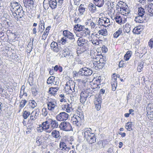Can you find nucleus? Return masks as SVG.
Instances as JSON below:
<instances>
[{"label":"nucleus","instance_id":"1","mask_svg":"<svg viewBox=\"0 0 153 153\" xmlns=\"http://www.w3.org/2000/svg\"><path fill=\"white\" fill-rule=\"evenodd\" d=\"M9 7L12 13V16L15 20L20 21L24 17V12L22 10L20 4L16 1L10 2Z\"/></svg>","mask_w":153,"mask_h":153},{"label":"nucleus","instance_id":"2","mask_svg":"<svg viewBox=\"0 0 153 153\" xmlns=\"http://www.w3.org/2000/svg\"><path fill=\"white\" fill-rule=\"evenodd\" d=\"M106 61L105 56L101 53L97 54L92 60L94 67L96 70L101 69L104 66Z\"/></svg>","mask_w":153,"mask_h":153},{"label":"nucleus","instance_id":"3","mask_svg":"<svg viewBox=\"0 0 153 153\" xmlns=\"http://www.w3.org/2000/svg\"><path fill=\"white\" fill-rule=\"evenodd\" d=\"M92 131L91 128H85L82 132V134H84V137L90 144L95 143L96 139V136Z\"/></svg>","mask_w":153,"mask_h":153},{"label":"nucleus","instance_id":"4","mask_svg":"<svg viewBox=\"0 0 153 153\" xmlns=\"http://www.w3.org/2000/svg\"><path fill=\"white\" fill-rule=\"evenodd\" d=\"M88 41L80 37L77 40V44L78 46L77 47V52L78 53H81L85 51L88 49Z\"/></svg>","mask_w":153,"mask_h":153},{"label":"nucleus","instance_id":"5","mask_svg":"<svg viewBox=\"0 0 153 153\" xmlns=\"http://www.w3.org/2000/svg\"><path fill=\"white\" fill-rule=\"evenodd\" d=\"M75 85L71 80H69L66 82L64 88V91L67 94L73 95L72 94L75 91Z\"/></svg>","mask_w":153,"mask_h":153},{"label":"nucleus","instance_id":"6","mask_svg":"<svg viewBox=\"0 0 153 153\" xmlns=\"http://www.w3.org/2000/svg\"><path fill=\"white\" fill-rule=\"evenodd\" d=\"M111 19L115 20L116 23L120 25L124 24L126 21V18L123 17L120 14H116L115 16L111 17Z\"/></svg>","mask_w":153,"mask_h":153},{"label":"nucleus","instance_id":"7","mask_svg":"<svg viewBox=\"0 0 153 153\" xmlns=\"http://www.w3.org/2000/svg\"><path fill=\"white\" fill-rule=\"evenodd\" d=\"M98 34H91L89 38V40L92 44L95 45H98L100 44V42L102 40L100 39L99 37L97 36Z\"/></svg>","mask_w":153,"mask_h":153},{"label":"nucleus","instance_id":"8","mask_svg":"<svg viewBox=\"0 0 153 153\" xmlns=\"http://www.w3.org/2000/svg\"><path fill=\"white\" fill-rule=\"evenodd\" d=\"M60 129L66 131H70L72 130V127L71 124L68 122H62L59 126Z\"/></svg>","mask_w":153,"mask_h":153},{"label":"nucleus","instance_id":"9","mask_svg":"<svg viewBox=\"0 0 153 153\" xmlns=\"http://www.w3.org/2000/svg\"><path fill=\"white\" fill-rule=\"evenodd\" d=\"M25 7L28 9H32L35 5V0H23Z\"/></svg>","mask_w":153,"mask_h":153},{"label":"nucleus","instance_id":"10","mask_svg":"<svg viewBox=\"0 0 153 153\" xmlns=\"http://www.w3.org/2000/svg\"><path fill=\"white\" fill-rule=\"evenodd\" d=\"M49 121V119H48L46 121L42 123L41 127H42V130L45 131L47 133H49L51 132V130H48L50 127V124Z\"/></svg>","mask_w":153,"mask_h":153},{"label":"nucleus","instance_id":"11","mask_svg":"<svg viewBox=\"0 0 153 153\" xmlns=\"http://www.w3.org/2000/svg\"><path fill=\"white\" fill-rule=\"evenodd\" d=\"M68 114L65 112L60 113L56 116V119L57 120L61 121L66 120L68 118Z\"/></svg>","mask_w":153,"mask_h":153},{"label":"nucleus","instance_id":"12","mask_svg":"<svg viewBox=\"0 0 153 153\" xmlns=\"http://www.w3.org/2000/svg\"><path fill=\"white\" fill-rule=\"evenodd\" d=\"M117 76L115 74H113L111 76V83L112 87V89L113 91H115L116 89L117 86Z\"/></svg>","mask_w":153,"mask_h":153},{"label":"nucleus","instance_id":"13","mask_svg":"<svg viewBox=\"0 0 153 153\" xmlns=\"http://www.w3.org/2000/svg\"><path fill=\"white\" fill-rule=\"evenodd\" d=\"M100 24L105 27L108 26L110 25V20L106 17H102L100 19Z\"/></svg>","mask_w":153,"mask_h":153},{"label":"nucleus","instance_id":"14","mask_svg":"<svg viewBox=\"0 0 153 153\" xmlns=\"http://www.w3.org/2000/svg\"><path fill=\"white\" fill-rule=\"evenodd\" d=\"M84 121V116L82 112L77 111V126L81 125Z\"/></svg>","mask_w":153,"mask_h":153},{"label":"nucleus","instance_id":"15","mask_svg":"<svg viewBox=\"0 0 153 153\" xmlns=\"http://www.w3.org/2000/svg\"><path fill=\"white\" fill-rule=\"evenodd\" d=\"M120 7V13L121 15L126 16L130 13L128 8L126 6L125 7L118 6Z\"/></svg>","mask_w":153,"mask_h":153},{"label":"nucleus","instance_id":"16","mask_svg":"<svg viewBox=\"0 0 153 153\" xmlns=\"http://www.w3.org/2000/svg\"><path fill=\"white\" fill-rule=\"evenodd\" d=\"M59 51L58 54L61 57H66L69 54L68 49L67 47L62 49L61 50Z\"/></svg>","mask_w":153,"mask_h":153},{"label":"nucleus","instance_id":"17","mask_svg":"<svg viewBox=\"0 0 153 153\" xmlns=\"http://www.w3.org/2000/svg\"><path fill=\"white\" fill-rule=\"evenodd\" d=\"M51 49L55 52L57 53L60 50V48L58 47L57 43L54 41L51 43Z\"/></svg>","mask_w":153,"mask_h":153},{"label":"nucleus","instance_id":"18","mask_svg":"<svg viewBox=\"0 0 153 153\" xmlns=\"http://www.w3.org/2000/svg\"><path fill=\"white\" fill-rule=\"evenodd\" d=\"M49 123H50V126L53 129L55 128H56L58 127L59 126V124L58 122L56 120L52 119L49 118Z\"/></svg>","mask_w":153,"mask_h":153},{"label":"nucleus","instance_id":"19","mask_svg":"<svg viewBox=\"0 0 153 153\" xmlns=\"http://www.w3.org/2000/svg\"><path fill=\"white\" fill-rule=\"evenodd\" d=\"M78 88L80 90H84L85 87L86 82L83 80H77Z\"/></svg>","mask_w":153,"mask_h":153},{"label":"nucleus","instance_id":"20","mask_svg":"<svg viewBox=\"0 0 153 153\" xmlns=\"http://www.w3.org/2000/svg\"><path fill=\"white\" fill-rule=\"evenodd\" d=\"M59 89V88L57 87H51L49 88L48 92L51 95L54 96L57 94Z\"/></svg>","mask_w":153,"mask_h":153},{"label":"nucleus","instance_id":"21","mask_svg":"<svg viewBox=\"0 0 153 153\" xmlns=\"http://www.w3.org/2000/svg\"><path fill=\"white\" fill-rule=\"evenodd\" d=\"M63 35L69 39H74V35L72 33L67 30L63 31Z\"/></svg>","mask_w":153,"mask_h":153},{"label":"nucleus","instance_id":"22","mask_svg":"<svg viewBox=\"0 0 153 153\" xmlns=\"http://www.w3.org/2000/svg\"><path fill=\"white\" fill-rule=\"evenodd\" d=\"M80 94V96H89L91 95L93 91L90 88L82 90Z\"/></svg>","mask_w":153,"mask_h":153},{"label":"nucleus","instance_id":"23","mask_svg":"<svg viewBox=\"0 0 153 153\" xmlns=\"http://www.w3.org/2000/svg\"><path fill=\"white\" fill-rule=\"evenodd\" d=\"M142 26L141 25H139L135 27L133 30V32L134 33L138 34H140L143 30Z\"/></svg>","mask_w":153,"mask_h":153},{"label":"nucleus","instance_id":"24","mask_svg":"<svg viewBox=\"0 0 153 153\" xmlns=\"http://www.w3.org/2000/svg\"><path fill=\"white\" fill-rule=\"evenodd\" d=\"M45 23L43 20H40L38 25V30L39 31L43 32L45 28Z\"/></svg>","mask_w":153,"mask_h":153},{"label":"nucleus","instance_id":"25","mask_svg":"<svg viewBox=\"0 0 153 153\" xmlns=\"http://www.w3.org/2000/svg\"><path fill=\"white\" fill-rule=\"evenodd\" d=\"M93 2L94 4L99 7H102L104 4V0H93Z\"/></svg>","mask_w":153,"mask_h":153},{"label":"nucleus","instance_id":"26","mask_svg":"<svg viewBox=\"0 0 153 153\" xmlns=\"http://www.w3.org/2000/svg\"><path fill=\"white\" fill-rule=\"evenodd\" d=\"M55 78V77L53 76H51L47 80V84L48 85H51L55 84L54 83Z\"/></svg>","mask_w":153,"mask_h":153},{"label":"nucleus","instance_id":"27","mask_svg":"<svg viewBox=\"0 0 153 153\" xmlns=\"http://www.w3.org/2000/svg\"><path fill=\"white\" fill-rule=\"evenodd\" d=\"M123 32V29L122 27H120L119 28L118 30L115 32L113 34V37L114 38H117Z\"/></svg>","mask_w":153,"mask_h":153},{"label":"nucleus","instance_id":"28","mask_svg":"<svg viewBox=\"0 0 153 153\" xmlns=\"http://www.w3.org/2000/svg\"><path fill=\"white\" fill-rule=\"evenodd\" d=\"M132 53L131 51H127L124 56V59L125 61H128L131 57Z\"/></svg>","mask_w":153,"mask_h":153},{"label":"nucleus","instance_id":"29","mask_svg":"<svg viewBox=\"0 0 153 153\" xmlns=\"http://www.w3.org/2000/svg\"><path fill=\"white\" fill-rule=\"evenodd\" d=\"M134 20L137 23H143L144 21L143 16H140L138 15V16L135 18Z\"/></svg>","mask_w":153,"mask_h":153},{"label":"nucleus","instance_id":"30","mask_svg":"<svg viewBox=\"0 0 153 153\" xmlns=\"http://www.w3.org/2000/svg\"><path fill=\"white\" fill-rule=\"evenodd\" d=\"M50 6L52 9H54L56 7L57 2L56 0H50Z\"/></svg>","mask_w":153,"mask_h":153},{"label":"nucleus","instance_id":"31","mask_svg":"<svg viewBox=\"0 0 153 153\" xmlns=\"http://www.w3.org/2000/svg\"><path fill=\"white\" fill-rule=\"evenodd\" d=\"M133 124L131 122H128L126 124L125 126V128L127 131H130L133 130L132 128Z\"/></svg>","mask_w":153,"mask_h":153},{"label":"nucleus","instance_id":"32","mask_svg":"<svg viewBox=\"0 0 153 153\" xmlns=\"http://www.w3.org/2000/svg\"><path fill=\"white\" fill-rule=\"evenodd\" d=\"M25 108L23 110L22 116L25 119H26L30 114V112L29 111H27L26 110H25Z\"/></svg>","mask_w":153,"mask_h":153},{"label":"nucleus","instance_id":"33","mask_svg":"<svg viewBox=\"0 0 153 153\" xmlns=\"http://www.w3.org/2000/svg\"><path fill=\"white\" fill-rule=\"evenodd\" d=\"M51 135L53 137L56 138L59 137L60 138L61 137L59 131L56 130L53 131L51 133Z\"/></svg>","mask_w":153,"mask_h":153},{"label":"nucleus","instance_id":"34","mask_svg":"<svg viewBox=\"0 0 153 153\" xmlns=\"http://www.w3.org/2000/svg\"><path fill=\"white\" fill-rule=\"evenodd\" d=\"M131 26L128 24L126 23L125 24V25L123 26V30L124 32L127 33H128L130 30Z\"/></svg>","mask_w":153,"mask_h":153},{"label":"nucleus","instance_id":"35","mask_svg":"<svg viewBox=\"0 0 153 153\" xmlns=\"http://www.w3.org/2000/svg\"><path fill=\"white\" fill-rule=\"evenodd\" d=\"M108 13L109 15L111 16V17L113 16V15L114 14L115 12V10L114 9L111 7V6L110 7H108V8L107 9Z\"/></svg>","mask_w":153,"mask_h":153},{"label":"nucleus","instance_id":"36","mask_svg":"<svg viewBox=\"0 0 153 153\" xmlns=\"http://www.w3.org/2000/svg\"><path fill=\"white\" fill-rule=\"evenodd\" d=\"M84 76H89L91 75L92 74L93 71L87 68H84Z\"/></svg>","mask_w":153,"mask_h":153},{"label":"nucleus","instance_id":"37","mask_svg":"<svg viewBox=\"0 0 153 153\" xmlns=\"http://www.w3.org/2000/svg\"><path fill=\"white\" fill-rule=\"evenodd\" d=\"M53 70L54 71H59V72H61L62 71V67L59 65H56L53 67Z\"/></svg>","mask_w":153,"mask_h":153},{"label":"nucleus","instance_id":"38","mask_svg":"<svg viewBox=\"0 0 153 153\" xmlns=\"http://www.w3.org/2000/svg\"><path fill=\"white\" fill-rule=\"evenodd\" d=\"M37 105V104L34 100H30L29 101V103L27 106L31 107L32 108H34Z\"/></svg>","mask_w":153,"mask_h":153},{"label":"nucleus","instance_id":"39","mask_svg":"<svg viewBox=\"0 0 153 153\" xmlns=\"http://www.w3.org/2000/svg\"><path fill=\"white\" fill-rule=\"evenodd\" d=\"M59 149L61 150H65L67 148L65 143L63 142H60L59 145Z\"/></svg>","mask_w":153,"mask_h":153},{"label":"nucleus","instance_id":"40","mask_svg":"<svg viewBox=\"0 0 153 153\" xmlns=\"http://www.w3.org/2000/svg\"><path fill=\"white\" fill-rule=\"evenodd\" d=\"M98 33L100 35L103 36H106L108 34L107 31L106 29H104L99 30Z\"/></svg>","mask_w":153,"mask_h":153},{"label":"nucleus","instance_id":"41","mask_svg":"<svg viewBox=\"0 0 153 153\" xmlns=\"http://www.w3.org/2000/svg\"><path fill=\"white\" fill-rule=\"evenodd\" d=\"M138 14L140 16H143L145 13V11L144 8L142 7H139L138 9Z\"/></svg>","mask_w":153,"mask_h":153},{"label":"nucleus","instance_id":"42","mask_svg":"<svg viewBox=\"0 0 153 153\" xmlns=\"http://www.w3.org/2000/svg\"><path fill=\"white\" fill-rule=\"evenodd\" d=\"M48 110L53 111L55 106V104H47Z\"/></svg>","mask_w":153,"mask_h":153},{"label":"nucleus","instance_id":"43","mask_svg":"<svg viewBox=\"0 0 153 153\" xmlns=\"http://www.w3.org/2000/svg\"><path fill=\"white\" fill-rule=\"evenodd\" d=\"M85 8L84 7L83 5L81 4L79 7L78 10L80 15H81L85 11Z\"/></svg>","mask_w":153,"mask_h":153},{"label":"nucleus","instance_id":"44","mask_svg":"<svg viewBox=\"0 0 153 153\" xmlns=\"http://www.w3.org/2000/svg\"><path fill=\"white\" fill-rule=\"evenodd\" d=\"M89 8L92 13H93L96 10V6L92 4H89Z\"/></svg>","mask_w":153,"mask_h":153},{"label":"nucleus","instance_id":"45","mask_svg":"<svg viewBox=\"0 0 153 153\" xmlns=\"http://www.w3.org/2000/svg\"><path fill=\"white\" fill-rule=\"evenodd\" d=\"M71 121L73 125L76 126V115L74 114L71 117Z\"/></svg>","mask_w":153,"mask_h":153},{"label":"nucleus","instance_id":"46","mask_svg":"<svg viewBox=\"0 0 153 153\" xmlns=\"http://www.w3.org/2000/svg\"><path fill=\"white\" fill-rule=\"evenodd\" d=\"M102 100L101 96H96L94 100V103H101Z\"/></svg>","mask_w":153,"mask_h":153},{"label":"nucleus","instance_id":"47","mask_svg":"<svg viewBox=\"0 0 153 153\" xmlns=\"http://www.w3.org/2000/svg\"><path fill=\"white\" fill-rule=\"evenodd\" d=\"M67 39L65 37H63L61 38L60 40L58 41V42L62 45H64L67 42Z\"/></svg>","mask_w":153,"mask_h":153},{"label":"nucleus","instance_id":"48","mask_svg":"<svg viewBox=\"0 0 153 153\" xmlns=\"http://www.w3.org/2000/svg\"><path fill=\"white\" fill-rule=\"evenodd\" d=\"M42 143L40 137L38 136L36 138V145L38 146H40Z\"/></svg>","mask_w":153,"mask_h":153},{"label":"nucleus","instance_id":"49","mask_svg":"<svg viewBox=\"0 0 153 153\" xmlns=\"http://www.w3.org/2000/svg\"><path fill=\"white\" fill-rule=\"evenodd\" d=\"M47 101V104H55L56 103L55 100L53 99L50 98L49 97H48Z\"/></svg>","mask_w":153,"mask_h":153},{"label":"nucleus","instance_id":"50","mask_svg":"<svg viewBox=\"0 0 153 153\" xmlns=\"http://www.w3.org/2000/svg\"><path fill=\"white\" fill-rule=\"evenodd\" d=\"M93 82L99 85L101 82V77L100 76L98 77V78H95L93 80Z\"/></svg>","mask_w":153,"mask_h":153},{"label":"nucleus","instance_id":"51","mask_svg":"<svg viewBox=\"0 0 153 153\" xmlns=\"http://www.w3.org/2000/svg\"><path fill=\"white\" fill-rule=\"evenodd\" d=\"M48 110L46 108H43L42 110V114L44 117L46 116L48 114Z\"/></svg>","mask_w":153,"mask_h":153},{"label":"nucleus","instance_id":"52","mask_svg":"<svg viewBox=\"0 0 153 153\" xmlns=\"http://www.w3.org/2000/svg\"><path fill=\"white\" fill-rule=\"evenodd\" d=\"M126 64L124 61L123 60H120L118 65L119 68H123L126 66Z\"/></svg>","mask_w":153,"mask_h":153},{"label":"nucleus","instance_id":"53","mask_svg":"<svg viewBox=\"0 0 153 153\" xmlns=\"http://www.w3.org/2000/svg\"><path fill=\"white\" fill-rule=\"evenodd\" d=\"M83 34L82 36H86L87 35H89L90 33V31L87 28H85L84 30H82Z\"/></svg>","mask_w":153,"mask_h":153},{"label":"nucleus","instance_id":"54","mask_svg":"<svg viewBox=\"0 0 153 153\" xmlns=\"http://www.w3.org/2000/svg\"><path fill=\"white\" fill-rule=\"evenodd\" d=\"M148 10L149 12L153 14V3H152L148 6Z\"/></svg>","mask_w":153,"mask_h":153},{"label":"nucleus","instance_id":"55","mask_svg":"<svg viewBox=\"0 0 153 153\" xmlns=\"http://www.w3.org/2000/svg\"><path fill=\"white\" fill-rule=\"evenodd\" d=\"M27 102V101L26 100H22L20 102L19 107H21V108H22L25 106Z\"/></svg>","mask_w":153,"mask_h":153},{"label":"nucleus","instance_id":"56","mask_svg":"<svg viewBox=\"0 0 153 153\" xmlns=\"http://www.w3.org/2000/svg\"><path fill=\"white\" fill-rule=\"evenodd\" d=\"M91 85V88L93 89H94L98 88L99 85H98L94 83V82H92Z\"/></svg>","mask_w":153,"mask_h":153},{"label":"nucleus","instance_id":"57","mask_svg":"<svg viewBox=\"0 0 153 153\" xmlns=\"http://www.w3.org/2000/svg\"><path fill=\"white\" fill-rule=\"evenodd\" d=\"M95 108L97 111H99L100 110L101 108V103H94Z\"/></svg>","mask_w":153,"mask_h":153},{"label":"nucleus","instance_id":"58","mask_svg":"<svg viewBox=\"0 0 153 153\" xmlns=\"http://www.w3.org/2000/svg\"><path fill=\"white\" fill-rule=\"evenodd\" d=\"M85 69L84 68H81L78 72V74L81 76H84Z\"/></svg>","mask_w":153,"mask_h":153},{"label":"nucleus","instance_id":"59","mask_svg":"<svg viewBox=\"0 0 153 153\" xmlns=\"http://www.w3.org/2000/svg\"><path fill=\"white\" fill-rule=\"evenodd\" d=\"M30 114V119L31 120H34L37 118L36 116H35L34 112H32Z\"/></svg>","mask_w":153,"mask_h":153},{"label":"nucleus","instance_id":"60","mask_svg":"<svg viewBox=\"0 0 153 153\" xmlns=\"http://www.w3.org/2000/svg\"><path fill=\"white\" fill-rule=\"evenodd\" d=\"M143 67V64H140L138 65L137 67V70L139 72H140L142 71Z\"/></svg>","mask_w":153,"mask_h":153},{"label":"nucleus","instance_id":"61","mask_svg":"<svg viewBox=\"0 0 153 153\" xmlns=\"http://www.w3.org/2000/svg\"><path fill=\"white\" fill-rule=\"evenodd\" d=\"M84 27V26L79 25V24H77V31H82Z\"/></svg>","mask_w":153,"mask_h":153},{"label":"nucleus","instance_id":"62","mask_svg":"<svg viewBox=\"0 0 153 153\" xmlns=\"http://www.w3.org/2000/svg\"><path fill=\"white\" fill-rule=\"evenodd\" d=\"M87 96H80V102L82 103H84L86 100Z\"/></svg>","mask_w":153,"mask_h":153},{"label":"nucleus","instance_id":"63","mask_svg":"<svg viewBox=\"0 0 153 153\" xmlns=\"http://www.w3.org/2000/svg\"><path fill=\"white\" fill-rule=\"evenodd\" d=\"M148 45L151 49L153 47V38H151L150 39L148 42Z\"/></svg>","mask_w":153,"mask_h":153},{"label":"nucleus","instance_id":"64","mask_svg":"<svg viewBox=\"0 0 153 153\" xmlns=\"http://www.w3.org/2000/svg\"><path fill=\"white\" fill-rule=\"evenodd\" d=\"M51 27L50 26H48L46 28L45 30L43 32L47 34H48L49 32V30H50Z\"/></svg>","mask_w":153,"mask_h":153}]
</instances>
